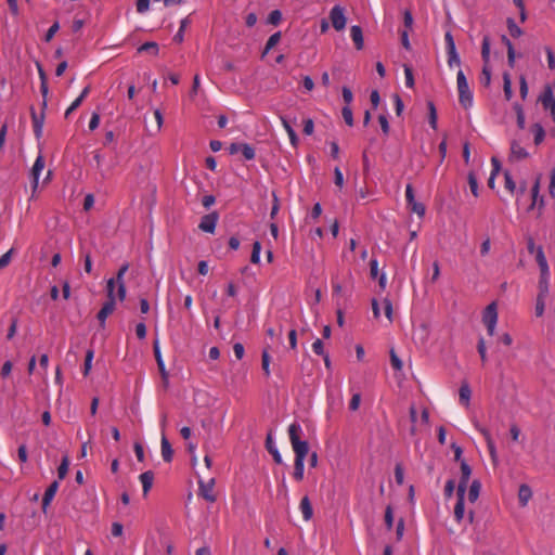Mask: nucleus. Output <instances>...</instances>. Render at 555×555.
Masks as SVG:
<instances>
[{"label": "nucleus", "mask_w": 555, "mask_h": 555, "mask_svg": "<svg viewBox=\"0 0 555 555\" xmlns=\"http://www.w3.org/2000/svg\"><path fill=\"white\" fill-rule=\"evenodd\" d=\"M391 365L395 370L400 371L403 366L402 361L396 354L393 350L390 351Z\"/></svg>", "instance_id": "052dcab7"}, {"label": "nucleus", "mask_w": 555, "mask_h": 555, "mask_svg": "<svg viewBox=\"0 0 555 555\" xmlns=\"http://www.w3.org/2000/svg\"><path fill=\"white\" fill-rule=\"evenodd\" d=\"M448 65L449 67L460 66L461 59L456 50L448 52Z\"/></svg>", "instance_id": "a18cd8bd"}, {"label": "nucleus", "mask_w": 555, "mask_h": 555, "mask_svg": "<svg viewBox=\"0 0 555 555\" xmlns=\"http://www.w3.org/2000/svg\"><path fill=\"white\" fill-rule=\"evenodd\" d=\"M233 352L237 360H241L245 354L244 346L241 343H235L233 345Z\"/></svg>", "instance_id": "338daca9"}, {"label": "nucleus", "mask_w": 555, "mask_h": 555, "mask_svg": "<svg viewBox=\"0 0 555 555\" xmlns=\"http://www.w3.org/2000/svg\"><path fill=\"white\" fill-rule=\"evenodd\" d=\"M13 251H14V249L11 248L10 250H8L5 254H3L0 257V270L5 268L7 266H9V263L11 262V259H12Z\"/></svg>", "instance_id": "864d4df0"}, {"label": "nucleus", "mask_w": 555, "mask_h": 555, "mask_svg": "<svg viewBox=\"0 0 555 555\" xmlns=\"http://www.w3.org/2000/svg\"><path fill=\"white\" fill-rule=\"evenodd\" d=\"M550 194L555 197V168L552 169L550 175Z\"/></svg>", "instance_id": "774afa93"}, {"label": "nucleus", "mask_w": 555, "mask_h": 555, "mask_svg": "<svg viewBox=\"0 0 555 555\" xmlns=\"http://www.w3.org/2000/svg\"><path fill=\"white\" fill-rule=\"evenodd\" d=\"M301 434L302 428L299 423H292L288 426V436L295 453L294 478L297 481L304 479L305 460L309 452L308 442L300 439Z\"/></svg>", "instance_id": "f257e3e1"}, {"label": "nucleus", "mask_w": 555, "mask_h": 555, "mask_svg": "<svg viewBox=\"0 0 555 555\" xmlns=\"http://www.w3.org/2000/svg\"><path fill=\"white\" fill-rule=\"evenodd\" d=\"M467 180H468V185H469V189H470L473 195L475 197H477L479 195V186H478V180H477L475 173L469 172Z\"/></svg>", "instance_id": "4c0bfd02"}, {"label": "nucleus", "mask_w": 555, "mask_h": 555, "mask_svg": "<svg viewBox=\"0 0 555 555\" xmlns=\"http://www.w3.org/2000/svg\"><path fill=\"white\" fill-rule=\"evenodd\" d=\"M502 40L505 42L506 47H507V59H508V64L511 66H514V63H515V49L511 42V40L506 37V36H503L502 37Z\"/></svg>", "instance_id": "e433bc0d"}, {"label": "nucleus", "mask_w": 555, "mask_h": 555, "mask_svg": "<svg viewBox=\"0 0 555 555\" xmlns=\"http://www.w3.org/2000/svg\"><path fill=\"white\" fill-rule=\"evenodd\" d=\"M532 498V490L528 485H520L518 490L519 504L525 507Z\"/></svg>", "instance_id": "6ab92c4d"}, {"label": "nucleus", "mask_w": 555, "mask_h": 555, "mask_svg": "<svg viewBox=\"0 0 555 555\" xmlns=\"http://www.w3.org/2000/svg\"><path fill=\"white\" fill-rule=\"evenodd\" d=\"M60 483L59 480H54L46 490L42 499V511L43 513H47V509L54 499L57 490H59Z\"/></svg>", "instance_id": "ddd939ff"}, {"label": "nucleus", "mask_w": 555, "mask_h": 555, "mask_svg": "<svg viewBox=\"0 0 555 555\" xmlns=\"http://www.w3.org/2000/svg\"><path fill=\"white\" fill-rule=\"evenodd\" d=\"M531 132L533 134L535 145H539L544 141L545 131H544V128L540 124H534L531 127Z\"/></svg>", "instance_id": "b1692460"}, {"label": "nucleus", "mask_w": 555, "mask_h": 555, "mask_svg": "<svg viewBox=\"0 0 555 555\" xmlns=\"http://www.w3.org/2000/svg\"><path fill=\"white\" fill-rule=\"evenodd\" d=\"M44 168V159L41 154H39L34 163L31 168V185L33 189L36 190L39 184V177Z\"/></svg>", "instance_id": "9b49d317"}, {"label": "nucleus", "mask_w": 555, "mask_h": 555, "mask_svg": "<svg viewBox=\"0 0 555 555\" xmlns=\"http://www.w3.org/2000/svg\"><path fill=\"white\" fill-rule=\"evenodd\" d=\"M447 53L456 50L454 38L450 31L444 35Z\"/></svg>", "instance_id": "09e8293b"}, {"label": "nucleus", "mask_w": 555, "mask_h": 555, "mask_svg": "<svg viewBox=\"0 0 555 555\" xmlns=\"http://www.w3.org/2000/svg\"><path fill=\"white\" fill-rule=\"evenodd\" d=\"M350 37L358 50L363 49L364 40H363V33L360 26L352 25L350 28Z\"/></svg>", "instance_id": "dca6fc26"}, {"label": "nucleus", "mask_w": 555, "mask_h": 555, "mask_svg": "<svg viewBox=\"0 0 555 555\" xmlns=\"http://www.w3.org/2000/svg\"><path fill=\"white\" fill-rule=\"evenodd\" d=\"M106 295H107V300L116 301V299H118V296H117V283H116L115 279H108L107 280V283H106Z\"/></svg>", "instance_id": "a878e982"}, {"label": "nucleus", "mask_w": 555, "mask_h": 555, "mask_svg": "<svg viewBox=\"0 0 555 555\" xmlns=\"http://www.w3.org/2000/svg\"><path fill=\"white\" fill-rule=\"evenodd\" d=\"M282 20V13L279 10H273L268 16V23L278 25Z\"/></svg>", "instance_id": "3c124183"}, {"label": "nucleus", "mask_w": 555, "mask_h": 555, "mask_svg": "<svg viewBox=\"0 0 555 555\" xmlns=\"http://www.w3.org/2000/svg\"><path fill=\"white\" fill-rule=\"evenodd\" d=\"M360 403H361V395H360V392H354L349 402V409L351 411H357L360 406Z\"/></svg>", "instance_id": "603ef678"}, {"label": "nucleus", "mask_w": 555, "mask_h": 555, "mask_svg": "<svg viewBox=\"0 0 555 555\" xmlns=\"http://www.w3.org/2000/svg\"><path fill=\"white\" fill-rule=\"evenodd\" d=\"M314 131V122L311 118H307L304 120V133L306 135H311Z\"/></svg>", "instance_id": "680f3d73"}, {"label": "nucleus", "mask_w": 555, "mask_h": 555, "mask_svg": "<svg viewBox=\"0 0 555 555\" xmlns=\"http://www.w3.org/2000/svg\"><path fill=\"white\" fill-rule=\"evenodd\" d=\"M267 448L269 452L272 454L273 460L275 463L281 464L282 463V456L279 452L278 448L272 443L271 436H268L267 438Z\"/></svg>", "instance_id": "473e14b6"}, {"label": "nucleus", "mask_w": 555, "mask_h": 555, "mask_svg": "<svg viewBox=\"0 0 555 555\" xmlns=\"http://www.w3.org/2000/svg\"><path fill=\"white\" fill-rule=\"evenodd\" d=\"M459 396H460V402L463 405L468 406L470 403V397H472V390H470L468 384L464 383L461 385Z\"/></svg>", "instance_id": "4be33fe9"}, {"label": "nucleus", "mask_w": 555, "mask_h": 555, "mask_svg": "<svg viewBox=\"0 0 555 555\" xmlns=\"http://www.w3.org/2000/svg\"><path fill=\"white\" fill-rule=\"evenodd\" d=\"M241 153L246 160H251L256 156L255 149L248 143L242 144Z\"/></svg>", "instance_id": "c9c22d12"}, {"label": "nucleus", "mask_w": 555, "mask_h": 555, "mask_svg": "<svg viewBox=\"0 0 555 555\" xmlns=\"http://www.w3.org/2000/svg\"><path fill=\"white\" fill-rule=\"evenodd\" d=\"M334 182L340 189L344 186V175L339 167L334 169Z\"/></svg>", "instance_id": "6e6d98bb"}, {"label": "nucleus", "mask_w": 555, "mask_h": 555, "mask_svg": "<svg viewBox=\"0 0 555 555\" xmlns=\"http://www.w3.org/2000/svg\"><path fill=\"white\" fill-rule=\"evenodd\" d=\"M480 82L485 87H488L490 85V82H491V69L489 68L488 64H485L483 67H482V72H481V75H480Z\"/></svg>", "instance_id": "a19ab883"}, {"label": "nucleus", "mask_w": 555, "mask_h": 555, "mask_svg": "<svg viewBox=\"0 0 555 555\" xmlns=\"http://www.w3.org/2000/svg\"><path fill=\"white\" fill-rule=\"evenodd\" d=\"M550 283H551V272L550 270L546 271H540V279H539V292L538 295L547 296L550 294Z\"/></svg>", "instance_id": "4468645a"}, {"label": "nucleus", "mask_w": 555, "mask_h": 555, "mask_svg": "<svg viewBox=\"0 0 555 555\" xmlns=\"http://www.w3.org/2000/svg\"><path fill=\"white\" fill-rule=\"evenodd\" d=\"M341 115H343L345 122L349 127H352L353 126V114H352L351 107L348 105H345L341 109Z\"/></svg>", "instance_id": "79ce46f5"}, {"label": "nucleus", "mask_w": 555, "mask_h": 555, "mask_svg": "<svg viewBox=\"0 0 555 555\" xmlns=\"http://www.w3.org/2000/svg\"><path fill=\"white\" fill-rule=\"evenodd\" d=\"M370 274L372 279H377L380 274H378V261L376 258L371 259L370 261Z\"/></svg>", "instance_id": "0e129e2a"}, {"label": "nucleus", "mask_w": 555, "mask_h": 555, "mask_svg": "<svg viewBox=\"0 0 555 555\" xmlns=\"http://www.w3.org/2000/svg\"><path fill=\"white\" fill-rule=\"evenodd\" d=\"M218 214L217 212H210L208 215H205L202 217L201 222L198 224V228L206 233H214L216 230V225L218 222Z\"/></svg>", "instance_id": "1a4fd4ad"}, {"label": "nucleus", "mask_w": 555, "mask_h": 555, "mask_svg": "<svg viewBox=\"0 0 555 555\" xmlns=\"http://www.w3.org/2000/svg\"><path fill=\"white\" fill-rule=\"evenodd\" d=\"M341 94L346 105L350 106L353 100L352 91L348 87H343Z\"/></svg>", "instance_id": "e2e57ef3"}, {"label": "nucleus", "mask_w": 555, "mask_h": 555, "mask_svg": "<svg viewBox=\"0 0 555 555\" xmlns=\"http://www.w3.org/2000/svg\"><path fill=\"white\" fill-rule=\"evenodd\" d=\"M142 489H143V495H147L149 491L151 490L153 482H154V474L151 470L144 472L139 477Z\"/></svg>", "instance_id": "f3484780"}, {"label": "nucleus", "mask_w": 555, "mask_h": 555, "mask_svg": "<svg viewBox=\"0 0 555 555\" xmlns=\"http://www.w3.org/2000/svg\"><path fill=\"white\" fill-rule=\"evenodd\" d=\"M429 111V125L433 129H437V111L433 102L427 104Z\"/></svg>", "instance_id": "c03bdc74"}, {"label": "nucleus", "mask_w": 555, "mask_h": 555, "mask_svg": "<svg viewBox=\"0 0 555 555\" xmlns=\"http://www.w3.org/2000/svg\"><path fill=\"white\" fill-rule=\"evenodd\" d=\"M478 353L480 356L481 361L485 363L487 361V349H486V343L485 339L481 337L478 340Z\"/></svg>", "instance_id": "5fc2aeb1"}, {"label": "nucleus", "mask_w": 555, "mask_h": 555, "mask_svg": "<svg viewBox=\"0 0 555 555\" xmlns=\"http://www.w3.org/2000/svg\"><path fill=\"white\" fill-rule=\"evenodd\" d=\"M382 306L384 309V313L387 318V320L391 323L392 322V304L389 298H384L382 300Z\"/></svg>", "instance_id": "37998d69"}, {"label": "nucleus", "mask_w": 555, "mask_h": 555, "mask_svg": "<svg viewBox=\"0 0 555 555\" xmlns=\"http://www.w3.org/2000/svg\"><path fill=\"white\" fill-rule=\"evenodd\" d=\"M160 448H162L163 460L165 462H171L172 456H173V451H172V448L164 433L162 435Z\"/></svg>", "instance_id": "a211bd4d"}, {"label": "nucleus", "mask_w": 555, "mask_h": 555, "mask_svg": "<svg viewBox=\"0 0 555 555\" xmlns=\"http://www.w3.org/2000/svg\"><path fill=\"white\" fill-rule=\"evenodd\" d=\"M330 18L336 30H343L346 27L347 18L345 16V10L340 5L332 8Z\"/></svg>", "instance_id": "423d86ee"}, {"label": "nucleus", "mask_w": 555, "mask_h": 555, "mask_svg": "<svg viewBox=\"0 0 555 555\" xmlns=\"http://www.w3.org/2000/svg\"><path fill=\"white\" fill-rule=\"evenodd\" d=\"M60 29L59 22L53 23L46 34V41L49 42Z\"/></svg>", "instance_id": "bf43d9fd"}, {"label": "nucleus", "mask_w": 555, "mask_h": 555, "mask_svg": "<svg viewBox=\"0 0 555 555\" xmlns=\"http://www.w3.org/2000/svg\"><path fill=\"white\" fill-rule=\"evenodd\" d=\"M547 296L537 295L534 313L535 317L541 318L545 311Z\"/></svg>", "instance_id": "bb28decb"}, {"label": "nucleus", "mask_w": 555, "mask_h": 555, "mask_svg": "<svg viewBox=\"0 0 555 555\" xmlns=\"http://www.w3.org/2000/svg\"><path fill=\"white\" fill-rule=\"evenodd\" d=\"M93 358H94V350L88 349L86 352L85 364H83V375L85 376L89 375V373L92 369Z\"/></svg>", "instance_id": "2f4dec72"}, {"label": "nucleus", "mask_w": 555, "mask_h": 555, "mask_svg": "<svg viewBox=\"0 0 555 555\" xmlns=\"http://www.w3.org/2000/svg\"><path fill=\"white\" fill-rule=\"evenodd\" d=\"M403 70H404V76H405V86L408 88H413L414 87V77H413L412 68L409 65H404Z\"/></svg>", "instance_id": "49530a36"}, {"label": "nucleus", "mask_w": 555, "mask_h": 555, "mask_svg": "<svg viewBox=\"0 0 555 555\" xmlns=\"http://www.w3.org/2000/svg\"><path fill=\"white\" fill-rule=\"evenodd\" d=\"M481 483L479 480H473L467 492V499L470 503H475L480 493Z\"/></svg>", "instance_id": "412c9836"}, {"label": "nucleus", "mask_w": 555, "mask_h": 555, "mask_svg": "<svg viewBox=\"0 0 555 555\" xmlns=\"http://www.w3.org/2000/svg\"><path fill=\"white\" fill-rule=\"evenodd\" d=\"M543 108L548 111L555 121V83L546 85L539 98Z\"/></svg>", "instance_id": "39448f33"}, {"label": "nucleus", "mask_w": 555, "mask_h": 555, "mask_svg": "<svg viewBox=\"0 0 555 555\" xmlns=\"http://www.w3.org/2000/svg\"><path fill=\"white\" fill-rule=\"evenodd\" d=\"M190 24V20L188 17L181 20L180 27L177 31V34L173 36V41L181 43L184 39V31Z\"/></svg>", "instance_id": "c85d7f7f"}, {"label": "nucleus", "mask_w": 555, "mask_h": 555, "mask_svg": "<svg viewBox=\"0 0 555 555\" xmlns=\"http://www.w3.org/2000/svg\"><path fill=\"white\" fill-rule=\"evenodd\" d=\"M215 479L210 478L208 481L198 480L199 495L203 496L207 502H215L216 495L214 493Z\"/></svg>", "instance_id": "0eeeda50"}, {"label": "nucleus", "mask_w": 555, "mask_h": 555, "mask_svg": "<svg viewBox=\"0 0 555 555\" xmlns=\"http://www.w3.org/2000/svg\"><path fill=\"white\" fill-rule=\"evenodd\" d=\"M476 428L482 434V436L485 437L486 439V442H487V447L489 449V453L491 455V459L493 461L496 460L498 457V454H496V448H495V444H494V441L489 433L488 429L483 428V427H480L479 425L476 424Z\"/></svg>", "instance_id": "2eb2a0df"}, {"label": "nucleus", "mask_w": 555, "mask_h": 555, "mask_svg": "<svg viewBox=\"0 0 555 555\" xmlns=\"http://www.w3.org/2000/svg\"><path fill=\"white\" fill-rule=\"evenodd\" d=\"M281 39V33L278 31V33H274L273 35H271L266 43V48H264V51H263V54H267L274 46H276L279 43Z\"/></svg>", "instance_id": "58836bf2"}, {"label": "nucleus", "mask_w": 555, "mask_h": 555, "mask_svg": "<svg viewBox=\"0 0 555 555\" xmlns=\"http://www.w3.org/2000/svg\"><path fill=\"white\" fill-rule=\"evenodd\" d=\"M529 156L528 151L518 142L517 140H513L511 142V153L509 160L511 162H519L526 159Z\"/></svg>", "instance_id": "9d476101"}, {"label": "nucleus", "mask_w": 555, "mask_h": 555, "mask_svg": "<svg viewBox=\"0 0 555 555\" xmlns=\"http://www.w3.org/2000/svg\"><path fill=\"white\" fill-rule=\"evenodd\" d=\"M129 269V264L128 263H124L117 274H116V278L115 281L117 283V296H118V300L119 301H124L126 299V294H127V291H126V285H125V281H124V278H125V274L126 272L128 271Z\"/></svg>", "instance_id": "6e6552de"}, {"label": "nucleus", "mask_w": 555, "mask_h": 555, "mask_svg": "<svg viewBox=\"0 0 555 555\" xmlns=\"http://www.w3.org/2000/svg\"><path fill=\"white\" fill-rule=\"evenodd\" d=\"M68 467H69V459L67 455H64L62 457L61 464L57 467L59 481L63 480L66 477V475L68 473Z\"/></svg>", "instance_id": "cd10ccee"}, {"label": "nucleus", "mask_w": 555, "mask_h": 555, "mask_svg": "<svg viewBox=\"0 0 555 555\" xmlns=\"http://www.w3.org/2000/svg\"><path fill=\"white\" fill-rule=\"evenodd\" d=\"M270 364H271V357H270L269 350L267 348H264L261 352V367H262V371H263V374L266 375V377H270V375H271Z\"/></svg>", "instance_id": "5701e85b"}, {"label": "nucleus", "mask_w": 555, "mask_h": 555, "mask_svg": "<svg viewBox=\"0 0 555 555\" xmlns=\"http://www.w3.org/2000/svg\"><path fill=\"white\" fill-rule=\"evenodd\" d=\"M138 51L141 52H152L153 54H158V44L154 41H147L141 44L138 49Z\"/></svg>", "instance_id": "f704fd0d"}, {"label": "nucleus", "mask_w": 555, "mask_h": 555, "mask_svg": "<svg viewBox=\"0 0 555 555\" xmlns=\"http://www.w3.org/2000/svg\"><path fill=\"white\" fill-rule=\"evenodd\" d=\"M150 2L151 0H137V12L140 14L146 13L150 10Z\"/></svg>", "instance_id": "8fccbe9b"}, {"label": "nucleus", "mask_w": 555, "mask_h": 555, "mask_svg": "<svg viewBox=\"0 0 555 555\" xmlns=\"http://www.w3.org/2000/svg\"><path fill=\"white\" fill-rule=\"evenodd\" d=\"M456 83H457V91H459V101H460L461 105L465 108L472 107L473 102H474L473 92L469 89L467 79L462 69H460L457 72Z\"/></svg>", "instance_id": "7ed1b4c3"}, {"label": "nucleus", "mask_w": 555, "mask_h": 555, "mask_svg": "<svg viewBox=\"0 0 555 555\" xmlns=\"http://www.w3.org/2000/svg\"><path fill=\"white\" fill-rule=\"evenodd\" d=\"M498 319V305L495 301H492L485 308L482 312V323L486 326L487 332L490 336H493L495 334Z\"/></svg>", "instance_id": "20e7f679"}, {"label": "nucleus", "mask_w": 555, "mask_h": 555, "mask_svg": "<svg viewBox=\"0 0 555 555\" xmlns=\"http://www.w3.org/2000/svg\"><path fill=\"white\" fill-rule=\"evenodd\" d=\"M534 255H535V260L540 268V271L550 270L542 246L537 247V254H534Z\"/></svg>", "instance_id": "393cba45"}, {"label": "nucleus", "mask_w": 555, "mask_h": 555, "mask_svg": "<svg viewBox=\"0 0 555 555\" xmlns=\"http://www.w3.org/2000/svg\"><path fill=\"white\" fill-rule=\"evenodd\" d=\"M411 206V209L413 212L417 214L420 217H423L425 215V206L422 203L418 202H412V204H409Z\"/></svg>", "instance_id": "13d9d810"}, {"label": "nucleus", "mask_w": 555, "mask_h": 555, "mask_svg": "<svg viewBox=\"0 0 555 555\" xmlns=\"http://www.w3.org/2000/svg\"><path fill=\"white\" fill-rule=\"evenodd\" d=\"M507 28L509 31V35L514 38H518L522 35L521 28L516 24L514 18H507Z\"/></svg>", "instance_id": "72a5a7b5"}, {"label": "nucleus", "mask_w": 555, "mask_h": 555, "mask_svg": "<svg viewBox=\"0 0 555 555\" xmlns=\"http://www.w3.org/2000/svg\"><path fill=\"white\" fill-rule=\"evenodd\" d=\"M299 508L302 513V517L306 521L310 520L313 515V509L308 496H304L300 501Z\"/></svg>", "instance_id": "aec40b11"}, {"label": "nucleus", "mask_w": 555, "mask_h": 555, "mask_svg": "<svg viewBox=\"0 0 555 555\" xmlns=\"http://www.w3.org/2000/svg\"><path fill=\"white\" fill-rule=\"evenodd\" d=\"M472 469L469 465L466 463V461L461 462V478L459 480L457 485V501L454 506V518L457 522H461L464 520L465 517V507H464V501H465V493L466 489L470 479Z\"/></svg>", "instance_id": "f03ea898"}, {"label": "nucleus", "mask_w": 555, "mask_h": 555, "mask_svg": "<svg viewBox=\"0 0 555 555\" xmlns=\"http://www.w3.org/2000/svg\"><path fill=\"white\" fill-rule=\"evenodd\" d=\"M541 177H538L531 188V205L529 209H533L538 206L540 209L544 206V199L540 196Z\"/></svg>", "instance_id": "f8f14e48"}, {"label": "nucleus", "mask_w": 555, "mask_h": 555, "mask_svg": "<svg viewBox=\"0 0 555 555\" xmlns=\"http://www.w3.org/2000/svg\"><path fill=\"white\" fill-rule=\"evenodd\" d=\"M260 254H261V244H260V242L256 241L253 244L250 261L255 264H258L260 262Z\"/></svg>", "instance_id": "ea45409f"}, {"label": "nucleus", "mask_w": 555, "mask_h": 555, "mask_svg": "<svg viewBox=\"0 0 555 555\" xmlns=\"http://www.w3.org/2000/svg\"><path fill=\"white\" fill-rule=\"evenodd\" d=\"M503 82H504L503 90H504L505 99L507 101H509L513 96V91H512V80H511V76L508 73H504Z\"/></svg>", "instance_id": "c756f323"}, {"label": "nucleus", "mask_w": 555, "mask_h": 555, "mask_svg": "<svg viewBox=\"0 0 555 555\" xmlns=\"http://www.w3.org/2000/svg\"><path fill=\"white\" fill-rule=\"evenodd\" d=\"M378 121H379L383 133L387 135L390 130L387 117L385 115H379Z\"/></svg>", "instance_id": "69168bd1"}, {"label": "nucleus", "mask_w": 555, "mask_h": 555, "mask_svg": "<svg viewBox=\"0 0 555 555\" xmlns=\"http://www.w3.org/2000/svg\"><path fill=\"white\" fill-rule=\"evenodd\" d=\"M312 350L315 354H319V356H324L325 352H324V345H323V341L318 338L313 341L312 344Z\"/></svg>", "instance_id": "4d7b16f0"}, {"label": "nucleus", "mask_w": 555, "mask_h": 555, "mask_svg": "<svg viewBox=\"0 0 555 555\" xmlns=\"http://www.w3.org/2000/svg\"><path fill=\"white\" fill-rule=\"evenodd\" d=\"M481 56L485 64H489L490 61V38L485 36L481 44Z\"/></svg>", "instance_id": "7c9ffc66"}, {"label": "nucleus", "mask_w": 555, "mask_h": 555, "mask_svg": "<svg viewBox=\"0 0 555 555\" xmlns=\"http://www.w3.org/2000/svg\"><path fill=\"white\" fill-rule=\"evenodd\" d=\"M385 524L388 530L392 529L393 526V512L392 507L388 505L385 511Z\"/></svg>", "instance_id": "de8ad7c7"}]
</instances>
